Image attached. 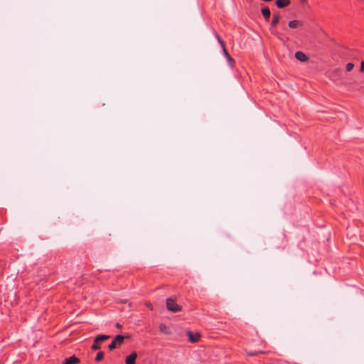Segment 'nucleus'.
I'll return each instance as SVG.
<instances>
[{
  "label": "nucleus",
  "instance_id": "f257e3e1",
  "mask_svg": "<svg viewBox=\"0 0 364 364\" xmlns=\"http://www.w3.org/2000/svg\"><path fill=\"white\" fill-rule=\"evenodd\" d=\"M215 36L217 38V40H218V43H220V45L221 46L223 51V53H224L226 59L228 60V61L229 63V65L231 67H232L234 65V63H235V60L230 55V54L227 51L226 48H225V42L220 38V36L218 35L217 33H215Z\"/></svg>",
  "mask_w": 364,
  "mask_h": 364
},
{
  "label": "nucleus",
  "instance_id": "f03ea898",
  "mask_svg": "<svg viewBox=\"0 0 364 364\" xmlns=\"http://www.w3.org/2000/svg\"><path fill=\"white\" fill-rule=\"evenodd\" d=\"M166 308L169 311L176 313L181 310V306L176 303L173 298H168L166 301Z\"/></svg>",
  "mask_w": 364,
  "mask_h": 364
},
{
  "label": "nucleus",
  "instance_id": "7ed1b4c3",
  "mask_svg": "<svg viewBox=\"0 0 364 364\" xmlns=\"http://www.w3.org/2000/svg\"><path fill=\"white\" fill-rule=\"evenodd\" d=\"M124 338H125V336H122V335L116 336L114 338V339L112 340V341L111 342V343L109 344L108 348L109 350H113L115 348H117V346H120L123 343Z\"/></svg>",
  "mask_w": 364,
  "mask_h": 364
},
{
  "label": "nucleus",
  "instance_id": "20e7f679",
  "mask_svg": "<svg viewBox=\"0 0 364 364\" xmlns=\"http://www.w3.org/2000/svg\"><path fill=\"white\" fill-rule=\"evenodd\" d=\"M137 358V354L136 352L132 353L130 355L127 356L125 359V364H134L136 359Z\"/></svg>",
  "mask_w": 364,
  "mask_h": 364
},
{
  "label": "nucleus",
  "instance_id": "39448f33",
  "mask_svg": "<svg viewBox=\"0 0 364 364\" xmlns=\"http://www.w3.org/2000/svg\"><path fill=\"white\" fill-rule=\"evenodd\" d=\"M187 335L188 336V340L191 343H196L200 339V334L196 333L194 334L191 331H188Z\"/></svg>",
  "mask_w": 364,
  "mask_h": 364
},
{
  "label": "nucleus",
  "instance_id": "423d86ee",
  "mask_svg": "<svg viewBox=\"0 0 364 364\" xmlns=\"http://www.w3.org/2000/svg\"><path fill=\"white\" fill-rule=\"evenodd\" d=\"M80 363V359L75 355H72L68 358H65L63 361V364H77Z\"/></svg>",
  "mask_w": 364,
  "mask_h": 364
},
{
  "label": "nucleus",
  "instance_id": "0eeeda50",
  "mask_svg": "<svg viewBox=\"0 0 364 364\" xmlns=\"http://www.w3.org/2000/svg\"><path fill=\"white\" fill-rule=\"evenodd\" d=\"M295 58L301 62H306L309 59L307 55L302 51L296 52Z\"/></svg>",
  "mask_w": 364,
  "mask_h": 364
},
{
  "label": "nucleus",
  "instance_id": "6e6552de",
  "mask_svg": "<svg viewBox=\"0 0 364 364\" xmlns=\"http://www.w3.org/2000/svg\"><path fill=\"white\" fill-rule=\"evenodd\" d=\"M275 4L278 8L282 9L289 6L290 0H277Z\"/></svg>",
  "mask_w": 364,
  "mask_h": 364
},
{
  "label": "nucleus",
  "instance_id": "1a4fd4ad",
  "mask_svg": "<svg viewBox=\"0 0 364 364\" xmlns=\"http://www.w3.org/2000/svg\"><path fill=\"white\" fill-rule=\"evenodd\" d=\"M261 11L265 20L269 21L271 15L269 9L267 6H265L262 9Z\"/></svg>",
  "mask_w": 364,
  "mask_h": 364
},
{
  "label": "nucleus",
  "instance_id": "9d476101",
  "mask_svg": "<svg viewBox=\"0 0 364 364\" xmlns=\"http://www.w3.org/2000/svg\"><path fill=\"white\" fill-rule=\"evenodd\" d=\"M280 18H281V16L278 12L274 13L273 15L272 22H271V26L272 27L276 26L277 25V23H279Z\"/></svg>",
  "mask_w": 364,
  "mask_h": 364
},
{
  "label": "nucleus",
  "instance_id": "9b49d317",
  "mask_svg": "<svg viewBox=\"0 0 364 364\" xmlns=\"http://www.w3.org/2000/svg\"><path fill=\"white\" fill-rule=\"evenodd\" d=\"M301 25H302V23L298 20L290 21L288 23V26L290 28H296L298 26H301Z\"/></svg>",
  "mask_w": 364,
  "mask_h": 364
},
{
  "label": "nucleus",
  "instance_id": "f8f14e48",
  "mask_svg": "<svg viewBox=\"0 0 364 364\" xmlns=\"http://www.w3.org/2000/svg\"><path fill=\"white\" fill-rule=\"evenodd\" d=\"M109 338V336L108 335H98L95 337V343H99L100 341L107 340Z\"/></svg>",
  "mask_w": 364,
  "mask_h": 364
},
{
  "label": "nucleus",
  "instance_id": "ddd939ff",
  "mask_svg": "<svg viewBox=\"0 0 364 364\" xmlns=\"http://www.w3.org/2000/svg\"><path fill=\"white\" fill-rule=\"evenodd\" d=\"M103 357H104V352H102V351H100V352H98V353H97L96 357H95V360L96 362H99V361H100L101 360H102Z\"/></svg>",
  "mask_w": 364,
  "mask_h": 364
},
{
  "label": "nucleus",
  "instance_id": "4468645a",
  "mask_svg": "<svg viewBox=\"0 0 364 364\" xmlns=\"http://www.w3.org/2000/svg\"><path fill=\"white\" fill-rule=\"evenodd\" d=\"M100 348V346L99 345V343H95V339L94 340V343L91 346V349L92 350H97Z\"/></svg>",
  "mask_w": 364,
  "mask_h": 364
},
{
  "label": "nucleus",
  "instance_id": "2eb2a0df",
  "mask_svg": "<svg viewBox=\"0 0 364 364\" xmlns=\"http://www.w3.org/2000/svg\"><path fill=\"white\" fill-rule=\"evenodd\" d=\"M159 330L163 333H167V326L164 323L159 325Z\"/></svg>",
  "mask_w": 364,
  "mask_h": 364
},
{
  "label": "nucleus",
  "instance_id": "dca6fc26",
  "mask_svg": "<svg viewBox=\"0 0 364 364\" xmlns=\"http://www.w3.org/2000/svg\"><path fill=\"white\" fill-rule=\"evenodd\" d=\"M354 68V64L352 63H348L346 65V70L350 71Z\"/></svg>",
  "mask_w": 364,
  "mask_h": 364
},
{
  "label": "nucleus",
  "instance_id": "f3484780",
  "mask_svg": "<svg viewBox=\"0 0 364 364\" xmlns=\"http://www.w3.org/2000/svg\"><path fill=\"white\" fill-rule=\"evenodd\" d=\"M360 71L364 72V61H362L360 63Z\"/></svg>",
  "mask_w": 364,
  "mask_h": 364
},
{
  "label": "nucleus",
  "instance_id": "a211bd4d",
  "mask_svg": "<svg viewBox=\"0 0 364 364\" xmlns=\"http://www.w3.org/2000/svg\"><path fill=\"white\" fill-rule=\"evenodd\" d=\"M247 354L250 356H255V355H257V352H250V353H247Z\"/></svg>",
  "mask_w": 364,
  "mask_h": 364
},
{
  "label": "nucleus",
  "instance_id": "6ab92c4d",
  "mask_svg": "<svg viewBox=\"0 0 364 364\" xmlns=\"http://www.w3.org/2000/svg\"><path fill=\"white\" fill-rule=\"evenodd\" d=\"M146 306L148 308H149L151 310H152V305H151V303H149H149H146Z\"/></svg>",
  "mask_w": 364,
  "mask_h": 364
},
{
  "label": "nucleus",
  "instance_id": "aec40b11",
  "mask_svg": "<svg viewBox=\"0 0 364 364\" xmlns=\"http://www.w3.org/2000/svg\"><path fill=\"white\" fill-rule=\"evenodd\" d=\"M272 34H274V35H275V36L277 34V32H274V31H272Z\"/></svg>",
  "mask_w": 364,
  "mask_h": 364
}]
</instances>
